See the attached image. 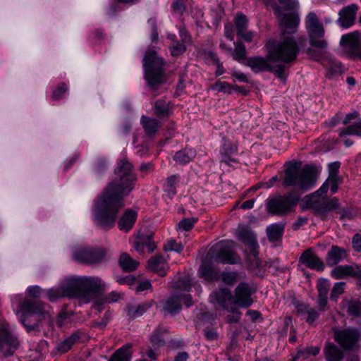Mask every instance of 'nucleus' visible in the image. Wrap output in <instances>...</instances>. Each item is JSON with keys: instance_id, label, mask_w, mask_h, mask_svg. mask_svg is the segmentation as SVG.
Returning <instances> with one entry per match:
<instances>
[{"instance_id": "nucleus-1", "label": "nucleus", "mask_w": 361, "mask_h": 361, "mask_svg": "<svg viewBox=\"0 0 361 361\" xmlns=\"http://www.w3.org/2000/svg\"><path fill=\"white\" fill-rule=\"evenodd\" d=\"M115 175V180L109 183L93 208L94 222L104 229L114 226L118 210L124 206L123 197L133 189L136 181L133 166L126 159L118 163Z\"/></svg>"}, {"instance_id": "nucleus-2", "label": "nucleus", "mask_w": 361, "mask_h": 361, "mask_svg": "<svg viewBox=\"0 0 361 361\" xmlns=\"http://www.w3.org/2000/svg\"><path fill=\"white\" fill-rule=\"evenodd\" d=\"M253 290L246 283H240L233 296L228 288H219L210 295V301L214 305L228 311L233 312L236 306L247 308L253 303Z\"/></svg>"}, {"instance_id": "nucleus-3", "label": "nucleus", "mask_w": 361, "mask_h": 361, "mask_svg": "<svg viewBox=\"0 0 361 361\" xmlns=\"http://www.w3.org/2000/svg\"><path fill=\"white\" fill-rule=\"evenodd\" d=\"M73 297L87 303L105 290V283L98 276H72L68 277Z\"/></svg>"}, {"instance_id": "nucleus-4", "label": "nucleus", "mask_w": 361, "mask_h": 361, "mask_svg": "<svg viewBox=\"0 0 361 361\" xmlns=\"http://www.w3.org/2000/svg\"><path fill=\"white\" fill-rule=\"evenodd\" d=\"M316 182L315 171L312 166H305L300 169L298 162L291 163L286 169L283 183L286 186H293L297 190H307Z\"/></svg>"}, {"instance_id": "nucleus-5", "label": "nucleus", "mask_w": 361, "mask_h": 361, "mask_svg": "<svg viewBox=\"0 0 361 361\" xmlns=\"http://www.w3.org/2000/svg\"><path fill=\"white\" fill-rule=\"evenodd\" d=\"M267 46L269 60L283 66V69L296 59L298 49L291 36H283L279 42H269Z\"/></svg>"}, {"instance_id": "nucleus-6", "label": "nucleus", "mask_w": 361, "mask_h": 361, "mask_svg": "<svg viewBox=\"0 0 361 361\" xmlns=\"http://www.w3.org/2000/svg\"><path fill=\"white\" fill-rule=\"evenodd\" d=\"M20 308L25 312L24 318L21 319V322L28 332L37 331L39 321L51 322V309L47 304L42 302H31L26 300L22 303Z\"/></svg>"}, {"instance_id": "nucleus-7", "label": "nucleus", "mask_w": 361, "mask_h": 361, "mask_svg": "<svg viewBox=\"0 0 361 361\" xmlns=\"http://www.w3.org/2000/svg\"><path fill=\"white\" fill-rule=\"evenodd\" d=\"M305 25L310 46L324 53L328 47V42L324 38L325 29L314 12H310L306 16Z\"/></svg>"}, {"instance_id": "nucleus-8", "label": "nucleus", "mask_w": 361, "mask_h": 361, "mask_svg": "<svg viewBox=\"0 0 361 361\" xmlns=\"http://www.w3.org/2000/svg\"><path fill=\"white\" fill-rule=\"evenodd\" d=\"M163 59L158 57L154 51H148L143 59L145 78L151 88H155L163 83L165 76L163 73Z\"/></svg>"}, {"instance_id": "nucleus-9", "label": "nucleus", "mask_w": 361, "mask_h": 361, "mask_svg": "<svg viewBox=\"0 0 361 361\" xmlns=\"http://www.w3.org/2000/svg\"><path fill=\"white\" fill-rule=\"evenodd\" d=\"M280 3L287 4L289 12H281L279 8L276 10V13L281 18L280 26L285 33L293 32L300 23V18L296 12V8L299 7L298 0H279Z\"/></svg>"}, {"instance_id": "nucleus-10", "label": "nucleus", "mask_w": 361, "mask_h": 361, "mask_svg": "<svg viewBox=\"0 0 361 361\" xmlns=\"http://www.w3.org/2000/svg\"><path fill=\"white\" fill-rule=\"evenodd\" d=\"M298 202V197L288 194L269 197L267 212L272 214L285 215L292 212Z\"/></svg>"}, {"instance_id": "nucleus-11", "label": "nucleus", "mask_w": 361, "mask_h": 361, "mask_svg": "<svg viewBox=\"0 0 361 361\" xmlns=\"http://www.w3.org/2000/svg\"><path fill=\"white\" fill-rule=\"evenodd\" d=\"M324 195L314 192L306 197L307 203L321 215H325L339 209L340 205L337 198L334 197L331 200H326Z\"/></svg>"}, {"instance_id": "nucleus-12", "label": "nucleus", "mask_w": 361, "mask_h": 361, "mask_svg": "<svg viewBox=\"0 0 361 361\" xmlns=\"http://www.w3.org/2000/svg\"><path fill=\"white\" fill-rule=\"evenodd\" d=\"M18 345L16 336L7 322L0 319V353L8 356L13 353Z\"/></svg>"}, {"instance_id": "nucleus-13", "label": "nucleus", "mask_w": 361, "mask_h": 361, "mask_svg": "<svg viewBox=\"0 0 361 361\" xmlns=\"http://www.w3.org/2000/svg\"><path fill=\"white\" fill-rule=\"evenodd\" d=\"M238 237L240 240L245 243L248 246L247 262L250 268L255 269L259 267L260 263L257 257V249L259 247L255 235L246 229H240L238 232Z\"/></svg>"}, {"instance_id": "nucleus-14", "label": "nucleus", "mask_w": 361, "mask_h": 361, "mask_svg": "<svg viewBox=\"0 0 361 361\" xmlns=\"http://www.w3.org/2000/svg\"><path fill=\"white\" fill-rule=\"evenodd\" d=\"M273 61L267 58L253 57L247 59V65L255 72L269 71L276 73V76L282 81L286 79V74L283 71V66L274 65Z\"/></svg>"}, {"instance_id": "nucleus-15", "label": "nucleus", "mask_w": 361, "mask_h": 361, "mask_svg": "<svg viewBox=\"0 0 361 361\" xmlns=\"http://www.w3.org/2000/svg\"><path fill=\"white\" fill-rule=\"evenodd\" d=\"M105 250L102 248H89L80 247L74 250L73 259L81 263L88 264L102 262L105 257Z\"/></svg>"}, {"instance_id": "nucleus-16", "label": "nucleus", "mask_w": 361, "mask_h": 361, "mask_svg": "<svg viewBox=\"0 0 361 361\" xmlns=\"http://www.w3.org/2000/svg\"><path fill=\"white\" fill-rule=\"evenodd\" d=\"M361 33L354 31L341 37V45L347 48V53L352 59L361 60Z\"/></svg>"}, {"instance_id": "nucleus-17", "label": "nucleus", "mask_w": 361, "mask_h": 361, "mask_svg": "<svg viewBox=\"0 0 361 361\" xmlns=\"http://www.w3.org/2000/svg\"><path fill=\"white\" fill-rule=\"evenodd\" d=\"M307 54L312 59L322 61L324 66L329 70L332 75L341 74L344 71V68L341 63L329 55L326 56L327 54L326 49H325L324 53H321L320 51H316L313 48H310L307 50Z\"/></svg>"}, {"instance_id": "nucleus-18", "label": "nucleus", "mask_w": 361, "mask_h": 361, "mask_svg": "<svg viewBox=\"0 0 361 361\" xmlns=\"http://www.w3.org/2000/svg\"><path fill=\"white\" fill-rule=\"evenodd\" d=\"M360 334L356 329L336 330L334 339L344 350H350L355 346Z\"/></svg>"}, {"instance_id": "nucleus-19", "label": "nucleus", "mask_w": 361, "mask_h": 361, "mask_svg": "<svg viewBox=\"0 0 361 361\" xmlns=\"http://www.w3.org/2000/svg\"><path fill=\"white\" fill-rule=\"evenodd\" d=\"M181 302L186 307L192 305V298L189 294L174 295L167 298L163 305L165 312L173 314L181 309Z\"/></svg>"}, {"instance_id": "nucleus-20", "label": "nucleus", "mask_w": 361, "mask_h": 361, "mask_svg": "<svg viewBox=\"0 0 361 361\" xmlns=\"http://www.w3.org/2000/svg\"><path fill=\"white\" fill-rule=\"evenodd\" d=\"M331 276L335 279L352 276L361 281V267L355 264L337 266L331 271Z\"/></svg>"}, {"instance_id": "nucleus-21", "label": "nucleus", "mask_w": 361, "mask_h": 361, "mask_svg": "<svg viewBox=\"0 0 361 361\" xmlns=\"http://www.w3.org/2000/svg\"><path fill=\"white\" fill-rule=\"evenodd\" d=\"M358 6L352 4L343 7L338 13L339 18L337 20L338 25L343 28H349L355 22Z\"/></svg>"}, {"instance_id": "nucleus-22", "label": "nucleus", "mask_w": 361, "mask_h": 361, "mask_svg": "<svg viewBox=\"0 0 361 361\" xmlns=\"http://www.w3.org/2000/svg\"><path fill=\"white\" fill-rule=\"evenodd\" d=\"M214 250L219 252L216 258L219 262L237 264L240 261V257L233 251L227 248L224 242H221L219 245H216Z\"/></svg>"}, {"instance_id": "nucleus-23", "label": "nucleus", "mask_w": 361, "mask_h": 361, "mask_svg": "<svg viewBox=\"0 0 361 361\" xmlns=\"http://www.w3.org/2000/svg\"><path fill=\"white\" fill-rule=\"evenodd\" d=\"M68 278H66L57 287L47 290L49 301L54 302L63 297H73L71 286L68 284Z\"/></svg>"}, {"instance_id": "nucleus-24", "label": "nucleus", "mask_w": 361, "mask_h": 361, "mask_svg": "<svg viewBox=\"0 0 361 361\" xmlns=\"http://www.w3.org/2000/svg\"><path fill=\"white\" fill-rule=\"evenodd\" d=\"M248 21L246 16L240 13L235 17V25L238 35L246 42H251L255 36L251 31L247 30Z\"/></svg>"}, {"instance_id": "nucleus-25", "label": "nucleus", "mask_w": 361, "mask_h": 361, "mask_svg": "<svg viewBox=\"0 0 361 361\" xmlns=\"http://www.w3.org/2000/svg\"><path fill=\"white\" fill-rule=\"evenodd\" d=\"M300 262L307 267L317 271L323 270L324 264L318 257L311 250H305L300 258Z\"/></svg>"}, {"instance_id": "nucleus-26", "label": "nucleus", "mask_w": 361, "mask_h": 361, "mask_svg": "<svg viewBox=\"0 0 361 361\" xmlns=\"http://www.w3.org/2000/svg\"><path fill=\"white\" fill-rule=\"evenodd\" d=\"M136 218V212L131 209L126 210L118 223L119 229L126 232L128 231L134 225Z\"/></svg>"}, {"instance_id": "nucleus-27", "label": "nucleus", "mask_w": 361, "mask_h": 361, "mask_svg": "<svg viewBox=\"0 0 361 361\" xmlns=\"http://www.w3.org/2000/svg\"><path fill=\"white\" fill-rule=\"evenodd\" d=\"M346 257V252L344 249L337 246H333L328 252L326 264L329 267H333L345 259Z\"/></svg>"}, {"instance_id": "nucleus-28", "label": "nucleus", "mask_w": 361, "mask_h": 361, "mask_svg": "<svg viewBox=\"0 0 361 361\" xmlns=\"http://www.w3.org/2000/svg\"><path fill=\"white\" fill-rule=\"evenodd\" d=\"M148 267L159 275L164 276L166 272L167 264L163 257L156 255L149 260Z\"/></svg>"}, {"instance_id": "nucleus-29", "label": "nucleus", "mask_w": 361, "mask_h": 361, "mask_svg": "<svg viewBox=\"0 0 361 361\" xmlns=\"http://www.w3.org/2000/svg\"><path fill=\"white\" fill-rule=\"evenodd\" d=\"M196 156V152L191 148H185L177 152L173 156L174 161L178 164H185L191 161Z\"/></svg>"}, {"instance_id": "nucleus-30", "label": "nucleus", "mask_w": 361, "mask_h": 361, "mask_svg": "<svg viewBox=\"0 0 361 361\" xmlns=\"http://www.w3.org/2000/svg\"><path fill=\"white\" fill-rule=\"evenodd\" d=\"M326 361H342V351L334 344L328 343L324 349Z\"/></svg>"}, {"instance_id": "nucleus-31", "label": "nucleus", "mask_w": 361, "mask_h": 361, "mask_svg": "<svg viewBox=\"0 0 361 361\" xmlns=\"http://www.w3.org/2000/svg\"><path fill=\"white\" fill-rule=\"evenodd\" d=\"M152 306V301L145 302L138 305H129L126 309V314L130 318H136L142 315Z\"/></svg>"}, {"instance_id": "nucleus-32", "label": "nucleus", "mask_w": 361, "mask_h": 361, "mask_svg": "<svg viewBox=\"0 0 361 361\" xmlns=\"http://www.w3.org/2000/svg\"><path fill=\"white\" fill-rule=\"evenodd\" d=\"M296 312L300 315H306V320L312 324L318 317L317 312L306 304H298L295 306Z\"/></svg>"}, {"instance_id": "nucleus-33", "label": "nucleus", "mask_w": 361, "mask_h": 361, "mask_svg": "<svg viewBox=\"0 0 361 361\" xmlns=\"http://www.w3.org/2000/svg\"><path fill=\"white\" fill-rule=\"evenodd\" d=\"M339 183L340 179L338 176H329L327 180L315 193L326 194L329 188H331L332 193H335L338 190Z\"/></svg>"}, {"instance_id": "nucleus-34", "label": "nucleus", "mask_w": 361, "mask_h": 361, "mask_svg": "<svg viewBox=\"0 0 361 361\" xmlns=\"http://www.w3.org/2000/svg\"><path fill=\"white\" fill-rule=\"evenodd\" d=\"M131 345L127 344L119 348L109 360V361H130L132 353Z\"/></svg>"}, {"instance_id": "nucleus-35", "label": "nucleus", "mask_w": 361, "mask_h": 361, "mask_svg": "<svg viewBox=\"0 0 361 361\" xmlns=\"http://www.w3.org/2000/svg\"><path fill=\"white\" fill-rule=\"evenodd\" d=\"M166 330L164 328L159 327L150 337V343L154 348H159L165 344L164 334Z\"/></svg>"}, {"instance_id": "nucleus-36", "label": "nucleus", "mask_w": 361, "mask_h": 361, "mask_svg": "<svg viewBox=\"0 0 361 361\" xmlns=\"http://www.w3.org/2000/svg\"><path fill=\"white\" fill-rule=\"evenodd\" d=\"M138 262L133 259L128 254L123 253L119 259V264L126 271H132L138 266Z\"/></svg>"}, {"instance_id": "nucleus-37", "label": "nucleus", "mask_w": 361, "mask_h": 361, "mask_svg": "<svg viewBox=\"0 0 361 361\" xmlns=\"http://www.w3.org/2000/svg\"><path fill=\"white\" fill-rule=\"evenodd\" d=\"M78 333H73L71 336L59 343L56 347V350L60 353H64L71 349L72 345L79 339Z\"/></svg>"}, {"instance_id": "nucleus-38", "label": "nucleus", "mask_w": 361, "mask_h": 361, "mask_svg": "<svg viewBox=\"0 0 361 361\" xmlns=\"http://www.w3.org/2000/svg\"><path fill=\"white\" fill-rule=\"evenodd\" d=\"M142 126L149 135H154L158 130L159 126L157 120L142 116L141 118Z\"/></svg>"}, {"instance_id": "nucleus-39", "label": "nucleus", "mask_w": 361, "mask_h": 361, "mask_svg": "<svg viewBox=\"0 0 361 361\" xmlns=\"http://www.w3.org/2000/svg\"><path fill=\"white\" fill-rule=\"evenodd\" d=\"M120 298V293L112 291L107 294L102 300H97L94 305V308L98 312H100L102 310V306L104 303L115 302H117Z\"/></svg>"}, {"instance_id": "nucleus-40", "label": "nucleus", "mask_w": 361, "mask_h": 361, "mask_svg": "<svg viewBox=\"0 0 361 361\" xmlns=\"http://www.w3.org/2000/svg\"><path fill=\"white\" fill-rule=\"evenodd\" d=\"M233 89L240 91L239 87L236 86L235 87H232L227 82L220 80H218L210 87V90H212L216 91L218 93L223 92L225 94H231Z\"/></svg>"}, {"instance_id": "nucleus-41", "label": "nucleus", "mask_w": 361, "mask_h": 361, "mask_svg": "<svg viewBox=\"0 0 361 361\" xmlns=\"http://www.w3.org/2000/svg\"><path fill=\"white\" fill-rule=\"evenodd\" d=\"M176 36L174 35H169L168 38L172 41V44L170 45V51L172 56H178L185 51L186 47L185 44L182 42L180 43L174 39Z\"/></svg>"}, {"instance_id": "nucleus-42", "label": "nucleus", "mask_w": 361, "mask_h": 361, "mask_svg": "<svg viewBox=\"0 0 361 361\" xmlns=\"http://www.w3.org/2000/svg\"><path fill=\"white\" fill-rule=\"evenodd\" d=\"M283 226L279 224H273L267 227V235L270 240L276 241L282 234Z\"/></svg>"}, {"instance_id": "nucleus-43", "label": "nucleus", "mask_w": 361, "mask_h": 361, "mask_svg": "<svg viewBox=\"0 0 361 361\" xmlns=\"http://www.w3.org/2000/svg\"><path fill=\"white\" fill-rule=\"evenodd\" d=\"M235 49L231 53L234 60L241 62L243 61L247 54L245 47L241 42L234 43Z\"/></svg>"}, {"instance_id": "nucleus-44", "label": "nucleus", "mask_w": 361, "mask_h": 361, "mask_svg": "<svg viewBox=\"0 0 361 361\" xmlns=\"http://www.w3.org/2000/svg\"><path fill=\"white\" fill-rule=\"evenodd\" d=\"M147 240V235L138 233L133 241L132 245L137 252L142 253L146 248Z\"/></svg>"}, {"instance_id": "nucleus-45", "label": "nucleus", "mask_w": 361, "mask_h": 361, "mask_svg": "<svg viewBox=\"0 0 361 361\" xmlns=\"http://www.w3.org/2000/svg\"><path fill=\"white\" fill-rule=\"evenodd\" d=\"M320 351L318 346L307 347L303 349L299 350L297 353V357H302L304 360L308 359L310 356L317 355Z\"/></svg>"}, {"instance_id": "nucleus-46", "label": "nucleus", "mask_w": 361, "mask_h": 361, "mask_svg": "<svg viewBox=\"0 0 361 361\" xmlns=\"http://www.w3.org/2000/svg\"><path fill=\"white\" fill-rule=\"evenodd\" d=\"M345 285L344 282L336 283L331 293V298L336 300L344 292Z\"/></svg>"}, {"instance_id": "nucleus-47", "label": "nucleus", "mask_w": 361, "mask_h": 361, "mask_svg": "<svg viewBox=\"0 0 361 361\" xmlns=\"http://www.w3.org/2000/svg\"><path fill=\"white\" fill-rule=\"evenodd\" d=\"M183 245L180 243H178L173 239L169 240L166 245H164V250L166 251H175L177 252H180L181 250H183Z\"/></svg>"}, {"instance_id": "nucleus-48", "label": "nucleus", "mask_w": 361, "mask_h": 361, "mask_svg": "<svg viewBox=\"0 0 361 361\" xmlns=\"http://www.w3.org/2000/svg\"><path fill=\"white\" fill-rule=\"evenodd\" d=\"M317 288L319 295L326 296L329 288V281L324 279H319L318 281Z\"/></svg>"}, {"instance_id": "nucleus-49", "label": "nucleus", "mask_w": 361, "mask_h": 361, "mask_svg": "<svg viewBox=\"0 0 361 361\" xmlns=\"http://www.w3.org/2000/svg\"><path fill=\"white\" fill-rule=\"evenodd\" d=\"M169 110L168 104L164 101H157L155 104V112L158 116H165Z\"/></svg>"}, {"instance_id": "nucleus-50", "label": "nucleus", "mask_w": 361, "mask_h": 361, "mask_svg": "<svg viewBox=\"0 0 361 361\" xmlns=\"http://www.w3.org/2000/svg\"><path fill=\"white\" fill-rule=\"evenodd\" d=\"M195 221V219H184L178 223V228L180 230L189 231L193 227Z\"/></svg>"}, {"instance_id": "nucleus-51", "label": "nucleus", "mask_w": 361, "mask_h": 361, "mask_svg": "<svg viewBox=\"0 0 361 361\" xmlns=\"http://www.w3.org/2000/svg\"><path fill=\"white\" fill-rule=\"evenodd\" d=\"M238 274L235 272H225L222 275L223 281L228 285H233L236 283Z\"/></svg>"}, {"instance_id": "nucleus-52", "label": "nucleus", "mask_w": 361, "mask_h": 361, "mask_svg": "<svg viewBox=\"0 0 361 361\" xmlns=\"http://www.w3.org/2000/svg\"><path fill=\"white\" fill-rule=\"evenodd\" d=\"M348 312L352 315H359L361 312V303L357 301L351 302L348 306Z\"/></svg>"}, {"instance_id": "nucleus-53", "label": "nucleus", "mask_w": 361, "mask_h": 361, "mask_svg": "<svg viewBox=\"0 0 361 361\" xmlns=\"http://www.w3.org/2000/svg\"><path fill=\"white\" fill-rule=\"evenodd\" d=\"M338 134L341 137H345L350 135L361 136V129L357 130L356 128H345L338 130Z\"/></svg>"}, {"instance_id": "nucleus-54", "label": "nucleus", "mask_w": 361, "mask_h": 361, "mask_svg": "<svg viewBox=\"0 0 361 361\" xmlns=\"http://www.w3.org/2000/svg\"><path fill=\"white\" fill-rule=\"evenodd\" d=\"M211 56L214 63L216 64V71L215 72V74L216 76H220L225 73V69L222 63H220L219 59L214 54H211Z\"/></svg>"}, {"instance_id": "nucleus-55", "label": "nucleus", "mask_w": 361, "mask_h": 361, "mask_svg": "<svg viewBox=\"0 0 361 361\" xmlns=\"http://www.w3.org/2000/svg\"><path fill=\"white\" fill-rule=\"evenodd\" d=\"M185 0H175L172 3V8L174 11L182 13L185 11Z\"/></svg>"}, {"instance_id": "nucleus-56", "label": "nucleus", "mask_w": 361, "mask_h": 361, "mask_svg": "<svg viewBox=\"0 0 361 361\" xmlns=\"http://www.w3.org/2000/svg\"><path fill=\"white\" fill-rule=\"evenodd\" d=\"M67 87L63 84L57 90H56L52 95V97L55 100H59L62 98L63 94L67 91Z\"/></svg>"}, {"instance_id": "nucleus-57", "label": "nucleus", "mask_w": 361, "mask_h": 361, "mask_svg": "<svg viewBox=\"0 0 361 361\" xmlns=\"http://www.w3.org/2000/svg\"><path fill=\"white\" fill-rule=\"evenodd\" d=\"M42 290V288L38 286H30L27 288V293L34 298H38L41 295Z\"/></svg>"}, {"instance_id": "nucleus-58", "label": "nucleus", "mask_w": 361, "mask_h": 361, "mask_svg": "<svg viewBox=\"0 0 361 361\" xmlns=\"http://www.w3.org/2000/svg\"><path fill=\"white\" fill-rule=\"evenodd\" d=\"M340 168V163L338 161L332 162L329 164V176H338V171Z\"/></svg>"}, {"instance_id": "nucleus-59", "label": "nucleus", "mask_w": 361, "mask_h": 361, "mask_svg": "<svg viewBox=\"0 0 361 361\" xmlns=\"http://www.w3.org/2000/svg\"><path fill=\"white\" fill-rule=\"evenodd\" d=\"M152 288L151 282L149 280L138 282L136 291L142 292Z\"/></svg>"}, {"instance_id": "nucleus-60", "label": "nucleus", "mask_w": 361, "mask_h": 361, "mask_svg": "<svg viewBox=\"0 0 361 361\" xmlns=\"http://www.w3.org/2000/svg\"><path fill=\"white\" fill-rule=\"evenodd\" d=\"M68 318H69V314H68V312H66L65 311L61 312L57 318V321H56L57 324L59 326H63V324H65L67 322V320L68 319Z\"/></svg>"}, {"instance_id": "nucleus-61", "label": "nucleus", "mask_w": 361, "mask_h": 361, "mask_svg": "<svg viewBox=\"0 0 361 361\" xmlns=\"http://www.w3.org/2000/svg\"><path fill=\"white\" fill-rule=\"evenodd\" d=\"M352 243L354 250L360 252L361 250V235L358 233L355 234L353 238Z\"/></svg>"}, {"instance_id": "nucleus-62", "label": "nucleus", "mask_w": 361, "mask_h": 361, "mask_svg": "<svg viewBox=\"0 0 361 361\" xmlns=\"http://www.w3.org/2000/svg\"><path fill=\"white\" fill-rule=\"evenodd\" d=\"M225 35L226 37L231 41H233L234 39L233 32V25L231 23H228L225 25Z\"/></svg>"}, {"instance_id": "nucleus-63", "label": "nucleus", "mask_w": 361, "mask_h": 361, "mask_svg": "<svg viewBox=\"0 0 361 361\" xmlns=\"http://www.w3.org/2000/svg\"><path fill=\"white\" fill-rule=\"evenodd\" d=\"M204 336L208 341L215 340L218 336L216 332L210 329L204 330Z\"/></svg>"}, {"instance_id": "nucleus-64", "label": "nucleus", "mask_w": 361, "mask_h": 361, "mask_svg": "<svg viewBox=\"0 0 361 361\" xmlns=\"http://www.w3.org/2000/svg\"><path fill=\"white\" fill-rule=\"evenodd\" d=\"M179 177L176 175H173L169 177L164 184L167 186H176V184L178 182Z\"/></svg>"}]
</instances>
